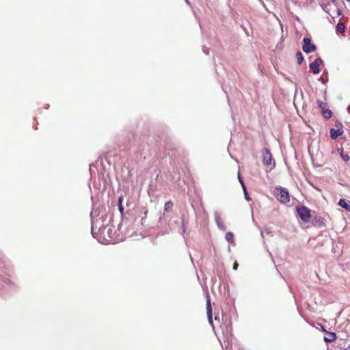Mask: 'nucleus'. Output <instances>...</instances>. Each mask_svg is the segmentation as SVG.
Wrapping results in <instances>:
<instances>
[{
    "instance_id": "f257e3e1",
    "label": "nucleus",
    "mask_w": 350,
    "mask_h": 350,
    "mask_svg": "<svg viewBox=\"0 0 350 350\" xmlns=\"http://www.w3.org/2000/svg\"><path fill=\"white\" fill-rule=\"evenodd\" d=\"M90 216L92 219L91 233L94 238L98 239V241H100L98 236L99 234L105 235V232L106 230L105 221L107 218V216L105 214L103 213L98 219H96L94 212L91 213Z\"/></svg>"
},
{
    "instance_id": "f03ea898",
    "label": "nucleus",
    "mask_w": 350,
    "mask_h": 350,
    "mask_svg": "<svg viewBox=\"0 0 350 350\" xmlns=\"http://www.w3.org/2000/svg\"><path fill=\"white\" fill-rule=\"evenodd\" d=\"M308 222H310L312 226L318 228L326 227L325 220L319 215H311V211L309 208H308Z\"/></svg>"
},
{
    "instance_id": "7ed1b4c3",
    "label": "nucleus",
    "mask_w": 350,
    "mask_h": 350,
    "mask_svg": "<svg viewBox=\"0 0 350 350\" xmlns=\"http://www.w3.org/2000/svg\"><path fill=\"white\" fill-rule=\"evenodd\" d=\"M275 196L278 201L282 204H286L290 201L288 191L282 187H278L275 189Z\"/></svg>"
},
{
    "instance_id": "20e7f679",
    "label": "nucleus",
    "mask_w": 350,
    "mask_h": 350,
    "mask_svg": "<svg viewBox=\"0 0 350 350\" xmlns=\"http://www.w3.org/2000/svg\"><path fill=\"white\" fill-rule=\"evenodd\" d=\"M262 162L265 165L270 166L271 168L275 167V161L268 148H265L262 152Z\"/></svg>"
},
{
    "instance_id": "39448f33",
    "label": "nucleus",
    "mask_w": 350,
    "mask_h": 350,
    "mask_svg": "<svg viewBox=\"0 0 350 350\" xmlns=\"http://www.w3.org/2000/svg\"><path fill=\"white\" fill-rule=\"evenodd\" d=\"M322 64V59L321 57H317L314 62L310 64L309 68L314 74H318L320 72L319 66Z\"/></svg>"
},
{
    "instance_id": "423d86ee",
    "label": "nucleus",
    "mask_w": 350,
    "mask_h": 350,
    "mask_svg": "<svg viewBox=\"0 0 350 350\" xmlns=\"http://www.w3.org/2000/svg\"><path fill=\"white\" fill-rule=\"evenodd\" d=\"M214 217H215V220L217 227L220 230L225 231L226 230V227L224 221H222L219 212L215 211L214 213Z\"/></svg>"
},
{
    "instance_id": "0eeeda50",
    "label": "nucleus",
    "mask_w": 350,
    "mask_h": 350,
    "mask_svg": "<svg viewBox=\"0 0 350 350\" xmlns=\"http://www.w3.org/2000/svg\"><path fill=\"white\" fill-rule=\"evenodd\" d=\"M206 312L209 323L211 324H213L212 308L211 305V299L208 293H207L206 295Z\"/></svg>"
},
{
    "instance_id": "6e6552de",
    "label": "nucleus",
    "mask_w": 350,
    "mask_h": 350,
    "mask_svg": "<svg viewBox=\"0 0 350 350\" xmlns=\"http://www.w3.org/2000/svg\"><path fill=\"white\" fill-rule=\"evenodd\" d=\"M226 340H224V343L226 344L225 348L226 350H233L232 349V345L233 342L232 340V334L230 333H227V334L225 336ZM238 350H240L238 349Z\"/></svg>"
},
{
    "instance_id": "1a4fd4ad",
    "label": "nucleus",
    "mask_w": 350,
    "mask_h": 350,
    "mask_svg": "<svg viewBox=\"0 0 350 350\" xmlns=\"http://www.w3.org/2000/svg\"><path fill=\"white\" fill-rule=\"evenodd\" d=\"M342 133L343 129L341 128H338L337 129L332 128L330 129V137L332 139H336L338 136L342 135Z\"/></svg>"
},
{
    "instance_id": "9d476101",
    "label": "nucleus",
    "mask_w": 350,
    "mask_h": 350,
    "mask_svg": "<svg viewBox=\"0 0 350 350\" xmlns=\"http://www.w3.org/2000/svg\"><path fill=\"white\" fill-rule=\"evenodd\" d=\"M296 210L298 215L300 217L301 220L304 222H306V207H297Z\"/></svg>"
},
{
    "instance_id": "9b49d317",
    "label": "nucleus",
    "mask_w": 350,
    "mask_h": 350,
    "mask_svg": "<svg viewBox=\"0 0 350 350\" xmlns=\"http://www.w3.org/2000/svg\"><path fill=\"white\" fill-rule=\"evenodd\" d=\"M320 5L322 8V10L329 16H331V10H332V8H331V6H332V4L330 3V2H327V3H325L323 1H321L320 3Z\"/></svg>"
},
{
    "instance_id": "f8f14e48",
    "label": "nucleus",
    "mask_w": 350,
    "mask_h": 350,
    "mask_svg": "<svg viewBox=\"0 0 350 350\" xmlns=\"http://www.w3.org/2000/svg\"><path fill=\"white\" fill-rule=\"evenodd\" d=\"M327 336H325L323 340L325 342H332L336 339V334L334 332H329L326 331Z\"/></svg>"
},
{
    "instance_id": "ddd939ff",
    "label": "nucleus",
    "mask_w": 350,
    "mask_h": 350,
    "mask_svg": "<svg viewBox=\"0 0 350 350\" xmlns=\"http://www.w3.org/2000/svg\"><path fill=\"white\" fill-rule=\"evenodd\" d=\"M338 205L350 212V201L341 198L338 202Z\"/></svg>"
},
{
    "instance_id": "4468645a",
    "label": "nucleus",
    "mask_w": 350,
    "mask_h": 350,
    "mask_svg": "<svg viewBox=\"0 0 350 350\" xmlns=\"http://www.w3.org/2000/svg\"><path fill=\"white\" fill-rule=\"evenodd\" d=\"M316 50V46L312 43L310 38L308 37V53H310Z\"/></svg>"
},
{
    "instance_id": "2eb2a0df",
    "label": "nucleus",
    "mask_w": 350,
    "mask_h": 350,
    "mask_svg": "<svg viewBox=\"0 0 350 350\" xmlns=\"http://www.w3.org/2000/svg\"><path fill=\"white\" fill-rule=\"evenodd\" d=\"M336 31L338 33H342L345 31V26L342 23L339 22L336 27Z\"/></svg>"
},
{
    "instance_id": "dca6fc26",
    "label": "nucleus",
    "mask_w": 350,
    "mask_h": 350,
    "mask_svg": "<svg viewBox=\"0 0 350 350\" xmlns=\"http://www.w3.org/2000/svg\"><path fill=\"white\" fill-rule=\"evenodd\" d=\"M332 111L329 109H326L322 110V115L326 119L330 118L332 116Z\"/></svg>"
},
{
    "instance_id": "f3484780",
    "label": "nucleus",
    "mask_w": 350,
    "mask_h": 350,
    "mask_svg": "<svg viewBox=\"0 0 350 350\" xmlns=\"http://www.w3.org/2000/svg\"><path fill=\"white\" fill-rule=\"evenodd\" d=\"M122 201H123V196H119V198H118V210L122 215L124 213V207L122 205Z\"/></svg>"
},
{
    "instance_id": "a211bd4d",
    "label": "nucleus",
    "mask_w": 350,
    "mask_h": 350,
    "mask_svg": "<svg viewBox=\"0 0 350 350\" xmlns=\"http://www.w3.org/2000/svg\"><path fill=\"white\" fill-rule=\"evenodd\" d=\"M225 238L226 241L230 243L234 242V234L231 232H228L226 234Z\"/></svg>"
},
{
    "instance_id": "6ab92c4d",
    "label": "nucleus",
    "mask_w": 350,
    "mask_h": 350,
    "mask_svg": "<svg viewBox=\"0 0 350 350\" xmlns=\"http://www.w3.org/2000/svg\"><path fill=\"white\" fill-rule=\"evenodd\" d=\"M296 57H297V64H302V62L304 60V57L302 53L300 51H297L296 53Z\"/></svg>"
},
{
    "instance_id": "aec40b11",
    "label": "nucleus",
    "mask_w": 350,
    "mask_h": 350,
    "mask_svg": "<svg viewBox=\"0 0 350 350\" xmlns=\"http://www.w3.org/2000/svg\"><path fill=\"white\" fill-rule=\"evenodd\" d=\"M173 207V203L172 201H168L165 202L164 206V211L166 212H170Z\"/></svg>"
},
{
    "instance_id": "412c9836",
    "label": "nucleus",
    "mask_w": 350,
    "mask_h": 350,
    "mask_svg": "<svg viewBox=\"0 0 350 350\" xmlns=\"http://www.w3.org/2000/svg\"><path fill=\"white\" fill-rule=\"evenodd\" d=\"M238 179H239L240 184L241 185L242 188L245 189V187H246V186H245V183H244L239 172L238 173Z\"/></svg>"
},
{
    "instance_id": "4be33fe9",
    "label": "nucleus",
    "mask_w": 350,
    "mask_h": 350,
    "mask_svg": "<svg viewBox=\"0 0 350 350\" xmlns=\"http://www.w3.org/2000/svg\"><path fill=\"white\" fill-rule=\"evenodd\" d=\"M243 192H244V196H245V198L247 201H250L251 200V198L247 193V189H246V187H245V189H243Z\"/></svg>"
},
{
    "instance_id": "5701e85b",
    "label": "nucleus",
    "mask_w": 350,
    "mask_h": 350,
    "mask_svg": "<svg viewBox=\"0 0 350 350\" xmlns=\"http://www.w3.org/2000/svg\"><path fill=\"white\" fill-rule=\"evenodd\" d=\"M182 225H181V233L185 234L186 232V226L185 224V221L183 218H181Z\"/></svg>"
},
{
    "instance_id": "b1692460",
    "label": "nucleus",
    "mask_w": 350,
    "mask_h": 350,
    "mask_svg": "<svg viewBox=\"0 0 350 350\" xmlns=\"http://www.w3.org/2000/svg\"><path fill=\"white\" fill-rule=\"evenodd\" d=\"M318 104H319V107L320 108H321V109H322V110H323V109H324V107L325 106V103H323V101H320V100H319V101H318Z\"/></svg>"
},
{
    "instance_id": "393cba45",
    "label": "nucleus",
    "mask_w": 350,
    "mask_h": 350,
    "mask_svg": "<svg viewBox=\"0 0 350 350\" xmlns=\"http://www.w3.org/2000/svg\"><path fill=\"white\" fill-rule=\"evenodd\" d=\"M332 4L338 9L340 8V0H336V3H332Z\"/></svg>"
},
{
    "instance_id": "a878e982",
    "label": "nucleus",
    "mask_w": 350,
    "mask_h": 350,
    "mask_svg": "<svg viewBox=\"0 0 350 350\" xmlns=\"http://www.w3.org/2000/svg\"><path fill=\"white\" fill-rule=\"evenodd\" d=\"M336 12H337V14H338V16H342V18L344 17V14H343V13H342V10H340V8H338V9L336 10Z\"/></svg>"
},
{
    "instance_id": "bb28decb",
    "label": "nucleus",
    "mask_w": 350,
    "mask_h": 350,
    "mask_svg": "<svg viewBox=\"0 0 350 350\" xmlns=\"http://www.w3.org/2000/svg\"><path fill=\"white\" fill-rule=\"evenodd\" d=\"M3 281L4 282V283L8 284V285H11L13 283L12 282V281L10 280V279H5V280H3Z\"/></svg>"
},
{
    "instance_id": "cd10ccee",
    "label": "nucleus",
    "mask_w": 350,
    "mask_h": 350,
    "mask_svg": "<svg viewBox=\"0 0 350 350\" xmlns=\"http://www.w3.org/2000/svg\"><path fill=\"white\" fill-rule=\"evenodd\" d=\"M341 157L343 159V160L345 161H347L349 160V157L348 155L341 154Z\"/></svg>"
},
{
    "instance_id": "c85d7f7f",
    "label": "nucleus",
    "mask_w": 350,
    "mask_h": 350,
    "mask_svg": "<svg viewBox=\"0 0 350 350\" xmlns=\"http://www.w3.org/2000/svg\"><path fill=\"white\" fill-rule=\"evenodd\" d=\"M238 267H239V264H238V262H237V261H235V262H234V264H233V267H232V269H233L234 270H237Z\"/></svg>"
},
{
    "instance_id": "c756f323",
    "label": "nucleus",
    "mask_w": 350,
    "mask_h": 350,
    "mask_svg": "<svg viewBox=\"0 0 350 350\" xmlns=\"http://www.w3.org/2000/svg\"><path fill=\"white\" fill-rule=\"evenodd\" d=\"M317 325L320 327V329L323 332H325L327 330L325 329L324 326L322 325L320 323H317Z\"/></svg>"
},
{
    "instance_id": "7c9ffc66",
    "label": "nucleus",
    "mask_w": 350,
    "mask_h": 350,
    "mask_svg": "<svg viewBox=\"0 0 350 350\" xmlns=\"http://www.w3.org/2000/svg\"><path fill=\"white\" fill-rule=\"evenodd\" d=\"M297 310H298L299 314L304 318V319L305 321H306V318L304 317V316L303 315L302 311L300 310V308L299 307H297Z\"/></svg>"
},
{
    "instance_id": "2f4dec72",
    "label": "nucleus",
    "mask_w": 350,
    "mask_h": 350,
    "mask_svg": "<svg viewBox=\"0 0 350 350\" xmlns=\"http://www.w3.org/2000/svg\"><path fill=\"white\" fill-rule=\"evenodd\" d=\"M336 126L338 127V128L342 129V127H343L342 123L341 122H336Z\"/></svg>"
},
{
    "instance_id": "473e14b6",
    "label": "nucleus",
    "mask_w": 350,
    "mask_h": 350,
    "mask_svg": "<svg viewBox=\"0 0 350 350\" xmlns=\"http://www.w3.org/2000/svg\"><path fill=\"white\" fill-rule=\"evenodd\" d=\"M306 49H307L306 44H302V51L304 53H306Z\"/></svg>"
},
{
    "instance_id": "72a5a7b5",
    "label": "nucleus",
    "mask_w": 350,
    "mask_h": 350,
    "mask_svg": "<svg viewBox=\"0 0 350 350\" xmlns=\"http://www.w3.org/2000/svg\"><path fill=\"white\" fill-rule=\"evenodd\" d=\"M330 16V18L329 19V22L330 23H335V18L334 17H333L332 15L329 16Z\"/></svg>"
},
{
    "instance_id": "f704fd0d",
    "label": "nucleus",
    "mask_w": 350,
    "mask_h": 350,
    "mask_svg": "<svg viewBox=\"0 0 350 350\" xmlns=\"http://www.w3.org/2000/svg\"><path fill=\"white\" fill-rule=\"evenodd\" d=\"M203 52H204L206 55H208V54H209L208 50L207 49H206L205 47H203Z\"/></svg>"
},
{
    "instance_id": "c9c22d12",
    "label": "nucleus",
    "mask_w": 350,
    "mask_h": 350,
    "mask_svg": "<svg viewBox=\"0 0 350 350\" xmlns=\"http://www.w3.org/2000/svg\"><path fill=\"white\" fill-rule=\"evenodd\" d=\"M306 41H307L306 36H305L303 38L302 44H306Z\"/></svg>"
},
{
    "instance_id": "e433bc0d",
    "label": "nucleus",
    "mask_w": 350,
    "mask_h": 350,
    "mask_svg": "<svg viewBox=\"0 0 350 350\" xmlns=\"http://www.w3.org/2000/svg\"><path fill=\"white\" fill-rule=\"evenodd\" d=\"M328 2H330V3H336V0H328Z\"/></svg>"
},
{
    "instance_id": "4c0bfd02",
    "label": "nucleus",
    "mask_w": 350,
    "mask_h": 350,
    "mask_svg": "<svg viewBox=\"0 0 350 350\" xmlns=\"http://www.w3.org/2000/svg\"><path fill=\"white\" fill-rule=\"evenodd\" d=\"M110 230H111V228H108L107 232H109V231H110Z\"/></svg>"
},
{
    "instance_id": "58836bf2",
    "label": "nucleus",
    "mask_w": 350,
    "mask_h": 350,
    "mask_svg": "<svg viewBox=\"0 0 350 350\" xmlns=\"http://www.w3.org/2000/svg\"><path fill=\"white\" fill-rule=\"evenodd\" d=\"M346 1L350 3V0H346Z\"/></svg>"
},
{
    "instance_id": "ea45409f",
    "label": "nucleus",
    "mask_w": 350,
    "mask_h": 350,
    "mask_svg": "<svg viewBox=\"0 0 350 350\" xmlns=\"http://www.w3.org/2000/svg\"><path fill=\"white\" fill-rule=\"evenodd\" d=\"M186 1L187 2V0H186Z\"/></svg>"
},
{
    "instance_id": "a19ab883",
    "label": "nucleus",
    "mask_w": 350,
    "mask_h": 350,
    "mask_svg": "<svg viewBox=\"0 0 350 350\" xmlns=\"http://www.w3.org/2000/svg\"><path fill=\"white\" fill-rule=\"evenodd\" d=\"M313 0H311V1H312Z\"/></svg>"
}]
</instances>
